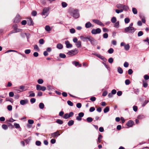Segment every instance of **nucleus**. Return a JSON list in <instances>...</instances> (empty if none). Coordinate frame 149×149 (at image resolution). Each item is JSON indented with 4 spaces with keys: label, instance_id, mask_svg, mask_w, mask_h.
<instances>
[{
    "label": "nucleus",
    "instance_id": "nucleus-61",
    "mask_svg": "<svg viewBox=\"0 0 149 149\" xmlns=\"http://www.w3.org/2000/svg\"><path fill=\"white\" fill-rule=\"evenodd\" d=\"M95 110V109L94 107H92L90 108L89 109V111L90 112H92L94 111Z\"/></svg>",
    "mask_w": 149,
    "mask_h": 149
},
{
    "label": "nucleus",
    "instance_id": "nucleus-63",
    "mask_svg": "<svg viewBox=\"0 0 149 149\" xmlns=\"http://www.w3.org/2000/svg\"><path fill=\"white\" fill-rule=\"evenodd\" d=\"M122 92L121 91H118L117 93V95L119 96H121L122 95Z\"/></svg>",
    "mask_w": 149,
    "mask_h": 149
},
{
    "label": "nucleus",
    "instance_id": "nucleus-15",
    "mask_svg": "<svg viewBox=\"0 0 149 149\" xmlns=\"http://www.w3.org/2000/svg\"><path fill=\"white\" fill-rule=\"evenodd\" d=\"M65 44L66 45V47L67 48H71L72 46V45L70 44L69 41L68 40L65 42Z\"/></svg>",
    "mask_w": 149,
    "mask_h": 149
},
{
    "label": "nucleus",
    "instance_id": "nucleus-50",
    "mask_svg": "<svg viewBox=\"0 0 149 149\" xmlns=\"http://www.w3.org/2000/svg\"><path fill=\"white\" fill-rule=\"evenodd\" d=\"M28 123L29 124H32L34 123V121L33 120L31 119H29L28 120Z\"/></svg>",
    "mask_w": 149,
    "mask_h": 149
},
{
    "label": "nucleus",
    "instance_id": "nucleus-43",
    "mask_svg": "<svg viewBox=\"0 0 149 149\" xmlns=\"http://www.w3.org/2000/svg\"><path fill=\"white\" fill-rule=\"evenodd\" d=\"M38 82L39 84H41L43 82V81L42 79H40L38 80Z\"/></svg>",
    "mask_w": 149,
    "mask_h": 149
},
{
    "label": "nucleus",
    "instance_id": "nucleus-14",
    "mask_svg": "<svg viewBox=\"0 0 149 149\" xmlns=\"http://www.w3.org/2000/svg\"><path fill=\"white\" fill-rule=\"evenodd\" d=\"M80 38L84 42L87 41L88 40L89 36H88L86 37H84L83 36H80Z\"/></svg>",
    "mask_w": 149,
    "mask_h": 149
},
{
    "label": "nucleus",
    "instance_id": "nucleus-34",
    "mask_svg": "<svg viewBox=\"0 0 149 149\" xmlns=\"http://www.w3.org/2000/svg\"><path fill=\"white\" fill-rule=\"evenodd\" d=\"M132 11L134 14H136L137 13V11L136 8H132Z\"/></svg>",
    "mask_w": 149,
    "mask_h": 149
},
{
    "label": "nucleus",
    "instance_id": "nucleus-22",
    "mask_svg": "<svg viewBox=\"0 0 149 149\" xmlns=\"http://www.w3.org/2000/svg\"><path fill=\"white\" fill-rule=\"evenodd\" d=\"M17 27V24H15L13 26V27L14 28V31H14V32H13V31H12L11 33H16V32L18 31H17L16 30Z\"/></svg>",
    "mask_w": 149,
    "mask_h": 149
},
{
    "label": "nucleus",
    "instance_id": "nucleus-57",
    "mask_svg": "<svg viewBox=\"0 0 149 149\" xmlns=\"http://www.w3.org/2000/svg\"><path fill=\"white\" fill-rule=\"evenodd\" d=\"M14 126L16 128H19L20 127V125L19 124L15 123L14 124Z\"/></svg>",
    "mask_w": 149,
    "mask_h": 149
},
{
    "label": "nucleus",
    "instance_id": "nucleus-46",
    "mask_svg": "<svg viewBox=\"0 0 149 149\" xmlns=\"http://www.w3.org/2000/svg\"><path fill=\"white\" fill-rule=\"evenodd\" d=\"M114 26L116 28H118L119 26V22L118 21L114 24Z\"/></svg>",
    "mask_w": 149,
    "mask_h": 149
},
{
    "label": "nucleus",
    "instance_id": "nucleus-1",
    "mask_svg": "<svg viewBox=\"0 0 149 149\" xmlns=\"http://www.w3.org/2000/svg\"><path fill=\"white\" fill-rule=\"evenodd\" d=\"M68 12L75 19H77L79 17V13L77 9L70 8L68 10Z\"/></svg>",
    "mask_w": 149,
    "mask_h": 149
},
{
    "label": "nucleus",
    "instance_id": "nucleus-7",
    "mask_svg": "<svg viewBox=\"0 0 149 149\" xmlns=\"http://www.w3.org/2000/svg\"><path fill=\"white\" fill-rule=\"evenodd\" d=\"M37 90L38 91H45L46 89V88L44 86H41L40 85L38 84L36 86Z\"/></svg>",
    "mask_w": 149,
    "mask_h": 149
},
{
    "label": "nucleus",
    "instance_id": "nucleus-62",
    "mask_svg": "<svg viewBox=\"0 0 149 149\" xmlns=\"http://www.w3.org/2000/svg\"><path fill=\"white\" fill-rule=\"evenodd\" d=\"M41 144V142L40 141H37L36 142V144L37 146H40Z\"/></svg>",
    "mask_w": 149,
    "mask_h": 149
},
{
    "label": "nucleus",
    "instance_id": "nucleus-11",
    "mask_svg": "<svg viewBox=\"0 0 149 149\" xmlns=\"http://www.w3.org/2000/svg\"><path fill=\"white\" fill-rule=\"evenodd\" d=\"M94 54L99 58L102 59L104 61L106 62L107 61V59L104 56L101 55L100 54Z\"/></svg>",
    "mask_w": 149,
    "mask_h": 149
},
{
    "label": "nucleus",
    "instance_id": "nucleus-47",
    "mask_svg": "<svg viewBox=\"0 0 149 149\" xmlns=\"http://www.w3.org/2000/svg\"><path fill=\"white\" fill-rule=\"evenodd\" d=\"M7 109L9 111H11L12 109V107L11 105H8L7 106Z\"/></svg>",
    "mask_w": 149,
    "mask_h": 149
},
{
    "label": "nucleus",
    "instance_id": "nucleus-24",
    "mask_svg": "<svg viewBox=\"0 0 149 149\" xmlns=\"http://www.w3.org/2000/svg\"><path fill=\"white\" fill-rule=\"evenodd\" d=\"M74 123V121L72 120H70L68 123V124L69 126H71L73 125Z\"/></svg>",
    "mask_w": 149,
    "mask_h": 149
},
{
    "label": "nucleus",
    "instance_id": "nucleus-4",
    "mask_svg": "<svg viewBox=\"0 0 149 149\" xmlns=\"http://www.w3.org/2000/svg\"><path fill=\"white\" fill-rule=\"evenodd\" d=\"M79 52V50L77 49H74L72 50L69 51L67 54L70 56H73L77 54Z\"/></svg>",
    "mask_w": 149,
    "mask_h": 149
},
{
    "label": "nucleus",
    "instance_id": "nucleus-49",
    "mask_svg": "<svg viewBox=\"0 0 149 149\" xmlns=\"http://www.w3.org/2000/svg\"><path fill=\"white\" fill-rule=\"evenodd\" d=\"M70 33H74L75 32V30L74 28H72L70 30Z\"/></svg>",
    "mask_w": 149,
    "mask_h": 149
},
{
    "label": "nucleus",
    "instance_id": "nucleus-39",
    "mask_svg": "<svg viewBox=\"0 0 149 149\" xmlns=\"http://www.w3.org/2000/svg\"><path fill=\"white\" fill-rule=\"evenodd\" d=\"M130 48V46L129 44H127L126 45H125V50L126 51L128 50Z\"/></svg>",
    "mask_w": 149,
    "mask_h": 149
},
{
    "label": "nucleus",
    "instance_id": "nucleus-12",
    "mask_svg": "<svg viewBox=\"0 0 149 149\" xmlns=\"http://www.w3.org/2000/svg\"><path fill=\"white\" fill-rule=\"evenodd\" d=\"M134 123L133 121L130 120L126 123V125L129 127H132L134 125Z\"/></svg>",
    "mask_w": 149,
    "mask_h": 149
},
{
    "label": "nucleus",
    "instance_id": "nucleus-29",
    "mask_svg": "<svg viewBox=\"0 0 149 149\" xmlns=\"http://www.w3.org/2000/svg\"><path fill=\"white\" fill-rule=\"evenodd\" d=\"M56 122V123L60 125H61L63 123V122L62 120L59 119H57Z\"/></svg>",
    "mask_w": 149,
    "mask_h": 149
},
{
    "label": "nucleus",
    "instance_id": "nucleus-59",
    "mask_svg": "<svg viewBox=\"0 0 149 149\" xmlns=\"http://www.w3.org/2000/svg\"><path fill=\"white\" fill-rule=\"evenodd\" d=\"M24 52L26 54H28L31 52V50L29 49H26L25 50Z\"/></svg>",
    "mask_w": 149,
    "mask_h": 149
},
{
    "label": "nucleus",
    "instance_id": "nucleus-53",
    "mask_svg": "<svg viewBox=\"0 0 149 149\" xmlns=\"http://www.w3.org/2000/svg\"><path fill=\"white\" fill-rule=\"evenodd\" d=\"M108 33H104L103 35V38H105V39L107 38H108Z\"/></svg>",
    "mask_w": 149,
    "mask_h": 149
},
{
    "label": "nucleus",
    "instance_id": "nucleus-54",
    "mask_svg": "<svg viewBox=\"0 0 149 149\" xmlns=\"http://www.w3.org/2000/svg\"><path fill=\"white\" fill-rule=\"evenodd\" d=\"M143 34V32L142 31H139L138 33V36L140 37L142 36Z\"/></svg>",
    "mask_w": 149,
    "mask_h": 149
},
{
    "label": "nucleus",
    "instance_id": "nucleus-38",
    "mask_svg": "<svg viewBox=\"0 0 149 149\" xmlns=\"http://www.w3.org/2000/svg\"><path fill=\"white\" fill-rule=\"evenodd\" d=\"M114 50L113 49L111 48L109 49L108 51V53L110 54H111L113 53Z\"/></svg>",
    "mask_w": 149,
    "mask_h": 149
},
{
    "label": "nucleus",
    "instance_id": "nucleus-64",
    "mask_svg": "<svg viewBox=\"0 0 149 149\" xmlns=\"http://www.w3.org/2000/svg\"><path fill=\"white\" fill-rule=\"evenodd\" d=\"M144 78L145 80H148L149 79V76L147 74L145 75L144 76Z\"/></svg>",
    "mask_w": 149,
    "mask_h": 149
},
{
    "label": "nucleus",
    "instance_id": "nucleus-20",
    "mask_svg": "<svg viewBox=\"0 0 149 149\" xmlns=\"http://www.w3.org/2000/svg\"><path fill=\"white\" fill-rule=\"evenodd\" d=\"M76 45L78 47H81V42L80 41H78L76 43Z\"/></svg>",
    "mask_w": 149,
    "mask_h": 149
},
{
    "label": "nucleus",
    "instance_id": "nucleus-3",
    "mask_svg": "<svg viewBox=\"0 0 149 149\" xmlns=\"http://www.w3.org/2000/svg\"><path fill=\"white\" fill-rule=\"evenodd\" d=\"M49 10V8H48L45 7L44 8L43 11L41 13V15L44 18H45L48 16Z\"/></svg>",
    "mask_w": 149,
    "mask_h": 149
},
{
    "label": "nucleus",
    "instance_id": "nucleus-45",
    "mask_svg": "<svg viewBox=\"0 0 149 149\" xmlns=\"http://www.w3.org/2000/svg\"><path fill=\"white\" fill-rule=\"evenodd\" d=\"M67 103L68 105L70 106H72L73 105V103L70 101L68 100L67 101Z\"/></svg>",
    "mask_w": 149,
    "mask_h": 149
},
{
    "label": "nucleus",
    "instance_id": "nucleus-16",
    "mask_svg": "<svg viewBox=\"0 0 149 149\" xmlns=\"http://www.w3.org/2000/svg\"><path fill=\"white\" fill-rule=\"evenodd\" d=\"M33 21L32 19L31 18H29L27 21V24L29 26L33 25Z\"/></svg>",
    "mask_w": 149,
    "mask_h": 149
},
{
    "label": "nucleus",
    "instance_id": "nucleus-42",
    "mask_svg": "<svg viewBox=\"0 0 149 149\" xmlns=\"http://www.w3.org/2000/svg\"><path fill=\"white\" fill-rule=\"evenodd\" d=\"M134 92L136 94L138 95L139 93V90L138 89H134Z\"/></svg>",
    "mask_w": 149,
    "mask_h": 149
},
{
    "label": "nucleus",
    "instance_id": "nucleus-41",
    "mask_svg": "<svg viewBox=\"0 0 149 149\" xmlns=\"http://www.w3.org/2000/svg\"><path fill=\"white\" fill-rule=\"evenodd\" d=\"M69 118V116L68 114V113L65 114L63 117V118L65 119H68Z\"/></svg>",
    "mask_w": 149,
    "mask_h": 149
},
{
    "label": "nucleus",
    "instance_id": "nucleus-8",
    "mask_svg": "<svg viewBox=\"0 0 149 149\" xmlns=\"http://www.w3.org/2000/svg\"><path fill=\"white\" fill-rule=\"evenodd\" d=\"M92 21L93 22L102 26L104 27L105 26L104 24L99 20L93 19L92 20Z\"/></svg>",
    "mask_w": 149,
    "mask_h": 149
},
{
    "label": "nucleus",
    "instance_id": "nucleus-10",
    "mask_svg": "<svg viewBox=\"0 0 149 149\" xmlns=\"http://www.w3.org/2000/svg\"><path fill=\"white\" fill-rule=\"evenodd\" d=\"M21 19L20 16L19 15L17 14L16 15L14 19V22L15 23H18L20 21Z\"/></svg>",
    "mask_w": 149,
    "mask_h": 149
},
{
    "label": "nucleus",
    "instance_id": "nucleus-37",
    "mask_svg": "<svg viewBox=\"0 0 149 149\" xmlns=\"http://www.w3.org/2000/svg\"><path fill=\"white\" fill-rule=\"evenodd\" d=\"M93 120V118L91 117H88L86 119V121L88 123L91 122Z\"/></svg>",
    "mask_w": 149,
    "mask_h": 149
},
{
    "label": "nucleus",
    "instance_id": "nucleus-48",
    "mask_svg": "<svg viewBox=\"0 0 149 149\" xmlns=\"http://www.w3.org/2000/svg\"><path fill=\"white\" fill-rule=\"evenodd\" d=\"M39 42L40 44L42 45L44 43V41L43 39H41L39 40Z\"/></svg>",
    "mask_w": 149,
    "mask_h": 149
},
{
    "label": "nucleus",
    "instance_id": "nucleus-13",
    "mask_svg": "<svg viewBox=\"0 0 149 149\" xmlns=\"http://www.w3.org/2000/svg\"><path fill=\"white\" fill-rule=\"evenodd\" d=\"M85 27L86 28H89L91 27H93L94 25H92L90 22H88L86 23Z\"/></svg>",
    "mask_w": 149,
    "mask_h": 149
},
{
    "label": "nucleus",
    "instance_id": "nucleus-31",
    "mask_svg": "<svg viewBox=\"0 0 149 149\" xmlns=\"http://www.w3.org/2000/svg\"><path fill=\"white\" fill-rule=\"evenodd\" d=\"M23 35H24V36H26L27 39L28 40L30 38V34L29 33H24Z\"/></svg>",
    "mask_w": 149,
    "mask_h": 149
},
{
    "label": "nucleus",
    "instance_id": "nucleus-26",
    "mask_svg": "<svg viewBox=\"0 0 149 149\" xmlns=\"http://www.w3.org/2000/svg\"><path fill=\"white\" fill-rule=\"evenodd\" d=\"M143 87L144 88H146L147 87L148 84H147L146 81L145 80H143Z\"/></svg>",
    "mask_w": 149,
    "mask_h": 149
},
{
    "label": "nucleus",
    "instance_id": "nucleus-32",
    "mask_svg": "<svg viewBox=\"0 0 149 149\" xmlns=\"http://www.w3.org/2000/svg\"><path fill=\"white\" fill-rule=\"evenodd\" d=\"M59 56L61 58H65L66 57V55L63 53H60Z\"/></svg>",
    "mask_w": 149,
    "mask_h": 149
},
{
    "label": "nucleus",
    "instance_id": "nucleus-25",
    "mask_svg": "<svg viewBox=\"0 0 149 149\" xmlns=\"http://www.w3.org/2000/svg\"><path fill=\"white\" fill-rule=\"evenodd\" d=\"M109 110V107L108 106L106 107L104 109V112L106 113L108 112Z\"/></svg>",
    "mask_w": 149,
    "mask_h": 149
},
{
    "label": "nucleus",
    "instance_id": "nucleus-21",
    "mask_svg": "<svg viewBox=\"0 0 149 149\" xmlns=\"http://www.w3.org/2000/svg\"><path fill=\"white\" fill-rule=\"evenodd\" d=\"M56 48L59 49H62L63 48V45L61 43H58L56 45Z\"/></svg>",
    "mask_w": 149,
    "mask_h": 149
},
{
    "label": "nucleus",
    "instance_id": "nucleus-17",
    "mask_svg": "<svg viewBox=\"0 0 149 149\" xmlns=\"http://www.w3.org/2000/svg\"><path fill=\"white\" fill-rule=\"evenodd\" d=\"M72 64L74 65L76 67H77V66H79V67H81V64H79V62L76 61H72Z\"/></svg>",
    "mask_w": 149,
    "mask_h": 149
},
{
    "label": "nucleus",
    "instance_id": "nucleus-58",
    "mask_svg": "<svg viewBox=\"0 0 149 149\" xmlns=\"http://www.w3.org/2000/svg\"><path fill=\"white\" fill-rule=\"evenodd\" d=\"M34 48L37 51H39V48L38 47L37 45H35Z\"/></svg>",
    "mask_w": 149,
    "mask_h": 149
},
{
    "label": "nucleus",
    "instance_id": "nucleus-55",
    "mask_svg": "<svg viewBox=\"0 0 149 149\" xmlns=\"http://www.w3.org/2000/svg\"><path fill=\"white\" fill-rule=\"evenodd\" d=\"M123 5L121 4H118L116 5L117 7L119 9L122 8Z\"/></svg>",
    "mask_w": 149,
    "mask_h": 149
},
{
    "label": "nucleus",
    "instance_id": "nucleus-52",
    "mask_svg": "<svg viewBox=\"0 0 149 149\" xmlns=\"http://www.w3.org/2000/svg\"><path fill=\"white\" fill-rule=\"evenodd\" d=\"M25 86H21L19 87V89L21 90H22V91H26V89H25Z\"/></svg>",
    "mask_w": 149,
    "mask_h": 149
},
{
    "label": "nucleus",
    "instance_id": "nucleus-19",
    "mask_svg": "<svg viewBox=\"0 0 149 149\" xmlns=\"http://www.w3.org/2000/svg\"><path fill=\"white\" fill-rule=\"evenodd\" d=\"M102 137H103L100 134L99 135L97 140V144L99 143H100L101 142Z\"/></svg>",
    "mask_w": 149,
    "mask_h": 149
},
{
    "label": "nucleus",
    "instance_id": "nucleus-51",
    "mask_svg": "<svg viewBox=\"0 0 149 149\" xmlns=\"http://www.w3.org/2000/svg\"><path fill=\"white\" fill-rule=\"evenodd\" d=\"M125 83L126 85H128L130 83V81L129 79H127L125 80Z\"/></svg>",
    "mask_w": 149,
    "mask_h": 149
},
{
    "label": "nucleus",
    "instance_id": "nucleus-28",
    "mask_svg": "<svg viewBox=\"0 0 149 149\" xmlns=\"http://www.w3.org/2000/svg\"><path fill=\"white\" fill-rule=\"evenodd\" d=\"M122 8L125 11H127L129 9L128 6L125 5H123Z\"/></svg>",
    "mask_w": 149,
    "mask_h": 149
},
{
    "label": "nucleus",
    "instance_id": "nucleus-30",
    "mask_svg": "<svg viewBox=\"0 0 149 149\" xmlns=\"http://www.w3.org/2000/svg\"><path fill=\"white\" fill-rule=\"evenodd\" d=\"M61 5L63 8H64L67 6L68 4L65 2H63L61 3Z\"/></svg>",
    "mask_w": 149,
    "mask_h": 149
},
{
    "label": "nucleus",
    "instance_id": "nucleus-60",
    "mask_svg": "<svg viewBox=\"0 0 149 149\" xmlns=\"http://www.w3.org/2000/svg\"><path fill=\"white\" fill-rule=\"evenodd\" d=\"M108 62L109 63H111L113 62V59L111 57L110 58L108 59Z\"/></svg>",
    "mask_w": 149,
    "mask_h": 149
},
{
    "label": "nucleus",
    "instance_id": "nucleus-35",
    "mask_svg": "<svg viewBox=\"0 0 149 149\" xmlns=\"http://www.w3.org/2000/svg\"><path fill=\"white\" fill-rule=\"evenodd\" d=\"M32 91H30L29 92V93H31L29 95V97H34L35 96V94L34 93H33Z\"/></svg>",
    "mask_w": 149,
    "mask_h": 149
},
{
    "label": "nucleus",
    "instance_id": "nucleus-18",
    "mask_svg": "<svg viewBox=\"0 0 149 149\" xmlns=\"http://www.w3.org/2000/svg\"><path fill=\"white\" fill-rule=\"evenodd\" d=\"M28 100L27 99L21 100L20 102V103L22 105H24L25 104L27 103Z\"/></svg>",
    "mask_w": 149,
    "mask_h": 149
},
{
    "label": "nucleus",
    "instance_id": "nucleus-44",
    "mask_svg": "<svg viewBox=\"0 0 149 149\" xmlns=\"http://www.w3.org/2000/svg\"><path fill=\"white\" fill-rule=\"evenodd\" d=\"M124 21L125 23L127 24L130 21V19L128 18H125Z\"/></svg>",
    "mask_w": 149,
    "mask_h": 149
},
{
    "label": "nucleus",
    "instance_id": "nucleus-27",
    "mask_svg": "<svg viewBox=\"0 0 149 149\" xmlns=\"http://www.w3.org/2000/svg\"><path fill=\"white\" fill-rule=\"evenodd\" d=\"M39 108L41 109H43L44 107V104L42 103H40L39 105Z\"/></svg>",
    "mask_w": 149,
    "mask_h": 149
},
{
    "label": "nucleus",
    "instance_id": "nucleus-23",
    "mask_svg": "<svg viewBox=\"0 0 149 149\" xmlns=\"http://www.w3.org/2000/svg\"><path fill=\"white\" fill-rule=\"evenodd\" d=\"M117 71L119 74H122L123 72L122 69L120 67H118V68Z\"/></svg>",
    "mask_w": 149,
    "mask_h": 149
},
{
    "label": "nucleus",
    "instance_id": "nucleus-40",
    "mask_svg": "<svg viewBox=\"0 0 149 149\" xmlns=\"http://www.w3.org/2000/svg\"><path fill=\"white\" fill-rule=\"evenodd\" d=\"M2 128L4 130H6L8 128L7 125L5 124H3L2 126Z\"/></svg>",
    "mask_w": 149,
    "mask_h": 149
},
{
    "label": "nucleus",
    "instance_id": "nucleus-33",
    "mask_svg": "<svg viewBox=\"0 0 149 149\" xmlns=\"http://www.w3.org/2000/svg\"><path fill=\"white\" fill-rule=\"evenodd\" d=\"M45 29L47 31H50V28L48 25H47L45 26Z\"/></svg>",
    "mask_w": 149,
    "mask_h": 149
},
{
    "label": "nucleus",
    "instance_id": "nucleus-9",
    "mask_svg": "<svg viewBox=\"0 0 149 149\" xmlns=\"http://www.w3.org/2000/svg\"><path fill=\"white\" fill-rule=\"evenodd\" d=\"M60 135L59 134V131L58 130L55 132L52 133L51 134V136L53 138H57Z\"/></svg>",
    "mask_w": 149,
    "mask_h": 149
},
{
    "label": "nucleus",
    "instance_id": "nucleus-5",
    "mask_svg": "<svg viewBox=\"0 0 149 149\" xmlns=\"http://www.w3.org/2000/svg\"><path fill=\"white\" fill-rule=\"evenodd\" d=\"M88 41L90 42L91 44L93 45H95L97 44L96 40L91 36H89V38Z\"/></svg>",
    "mask_w": 149,
    "mask_h": 149
},
{
    "label": "nucleus",
    "instance_id": "nucleus-2",
    "mask_svg": "<svg viewBox=\"0 0 149 149\" xmlns=\"http://www.w3.org/2000/svg\"><path fill=\"white\" fill-rule=\"evenodd\" d=\"M133 23H130L129 26L125 28L124 29V32L133 34L136 30V29L133 27Z\"/></svg>",
    "mask_w": 149,
    "mask_h": 149
},
{
    "label": "nucleus",
    "instance_id": "nucleus-36",
    "mask_svg": "<svg viewBox=\"0 0 149 149\" xmlns=\"http://www.w3.org/2000/svg\"><path fill=\"white\" fill-rule=\"evenodd\" d=\"M116 21V19L115 17H113L111 19V22L113 23H115Z\"/></svg>",
    "mask_w": 149,
    "mask_h": 149
},
{
    "label": "nucleus",
    "instance_id": "nucleus-6",
    "mask_svg": "<svg viewBox=\"0 0 149 149\" xmlns=\"http://www.w3.org/2000/svg\"><path fill=\"white\" fill-rule=\"evenodd\" d=\"M101 31L100 29L98 28L96 29H93L91 31V33L93 34H96L101 33Z\"/></svg>",
    "mask_w": 149,
    "mask_h": 149
},
{
    "label": "nucleus",
    "instance_id": "nucleus-56",
    "mask_svg": "<svg viewBox=\"0 0 149 149\" xmlns=\"http://www.w3.org/2000/svg\"><path fill=\"white\" fill-rule=\"evenodd\" d=\"M31 140V137H29L27 139L24 140L25 142L27 143H28Z\"/></svg>",
    "mask_w": 149,
    "mask_h": 149
}]
</instances>
